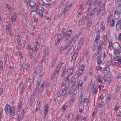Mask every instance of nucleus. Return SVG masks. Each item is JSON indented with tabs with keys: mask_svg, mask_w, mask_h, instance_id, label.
Listing matches in <instances>:
<instances>
[{
	"mask_svg": "<svg viewBox=\"0 0 121 121\" xmlns=\"http://www.w3.org/2000/svg\"><path fill=\"white\" fill-rule=\"evenodd\" d=\"M14 108L13 106L10 107V106L7 104L5 108V112L7 114L10 113L12 116H14L15 114Z\"/></svg>",
	"mask_w": 121,
	"mask_h": 121,
	"instance_id": "obj_1",
	"label": "nucleus"
},
{
	"mask_svg": "<svg viewBox=\"0 0 121 121\" xmlns=\"http://www.w3.org/2000/svg\"><path fill=\"white\" fill-rule=\"evenodd\" d=\"M117 61L118 63L121 67V57L119 56L112 57L111 58V64L112 67L114 66L115 61Z\"/></svg>",
	"mask_w": 121,
	"mask_h": 121,
	"instance_id": "obj_2",
	"label": "nucleus"
},
{
	"mask_svg": "<svg viewBox=\"0 0 121 121\" xmlns=\"http://www.w3.org/2000/svg\"><path fill=\"white\" fill-rule=\"evenodd\" d=\"M66 83H62V86H65L64 88V89H62V91H61V95L62 96H64L66 93V91L67 90V88L66 87Z\"/></svg>",
	"mask_w": 121,
	"mask_h": 121,
	"instance_id": "obj_3",
	"label": "nucleus"
},
{
	"mask_svg": "<svg viewBox=\"0 0 121 121\" xmlns=\"http://www.w3.org/2000/svg\"><path fill=\"white\" fill-rule=\"evenodd\" d=\"M43 74H41V71H40V72L39 73V75L37 81L36 85L38 87H39L40 83L41 81V78Z\"/></svg>",
	"mask_w": 121,
	"mask_h": 121,
	"instance_id": "obj_4",
	"label": "nucleus"
},
{
	"mask_svg": "<svg viewBox=\"0 0 121 121\" xmlns=\"http://www.w3.org/2000/svg\"><path fill=\"white\" fill-rule=\"evenodd\" d=\"M87 17V16H82L81 20L79 22V24L81 25L84 23L86 22Z\"/></svg>",
	"mask_w": 121,
	"mask_h": 121,
	"instance_id": "obj_5",
	"label": "nucleus"
},
{
	"mask_svg": "<svg viewBox=\"0 0 121 121\" xmlns=\"http://www.w3.org/2000/svg\"><path fill=\"white\" fill-rule=\"evenodd\" d=\"M114 53L115 54V56H119L120 53L121 52V48L114 49Z\"/></svg>",
	"mask_w": 121,
	"mask_h": 121,
	"instance_id": "obj_6",
	"label": "nucleus"
},
{
	"mask_svg": "<svg viewBox=\"0 0 121 121\" xmlns=\"http://www.w3.org/2000/svg\"><path fill=\"white\" fill-rule=\"evenodd\" d=\"M114 18L115 20L119 19L120 17V13L117 12L115 10L114 13Z\"/></svg>",
	"mask_w": 121,
	"mask_h": 121,
	"instance_id": "obj_7",
	"label": "nucleus"
},
{
	"mask_svg": "<svg viewBox=\"0 0 121 121\" xmlns=\"http://www.w3.org/2000/svg\"><path fill=\"white\" fill-rule=\"evenodd\" d=\"M112 47L113 50L121 48L119 44L117 42L114 43L112 45Z\"/></svg>",
	"mask_w": 121,
	"mask_h": 121,
	"instance_id": "obj_8",
	"label": "nucleus"
},
{
	"mask_svg": "<svg viewBox=\"0 0 121 121\" xmlns=\"http://www.w3.org/2000/svg\"><path fill=\"white\" fill-rule=\"evenodd\" d=\"M45 110L44 111V118L45 119L46 118V115L48 111V104H46L44 107Z\"/></svg>",
	"mask_w": 121,
	"mask_h": 121,
	"instance_id": "obj_9",
	"label": "nucleus"
},
{
	"mask_svg": "<svg viewBox=\"0 0 121 121\" xmlns=\"http://www.w3.org/2000/svg\"><path fill=\"white\" fill-rule=\"evenodd\" d=\"M99 35L97 34L96 36V38L95 40L94 43V47H95L96 46H97L98 43V40H99L98 39H99Z\"/></svg>",
	"mask_w": 121,
	"mask_h": 121,
	"instance_id": "obj_10",
	"label": "nucleus"
},
{
	"mask_svg": "<svg viewBox=\"0 0 121 121\" xmlns=\"http://www.w3.org/2000/svg\"><path fill=\"white\" fill-rule=\"evenodd\" d=\"M60 64H59L57 65V67L56 68L55 72H54L53 73L52 75V76H53V77H55L56 74V73H57L58 72L59 70H60Z\"/></svg>",
	"mask_w": 121,
	"mask_h": 121,
	"instance_id": "obj_11",
	"label": "nucleus"
},
{
	"mask_svg": "<svg viewBox=\"0 0 121 121\" xmlns=\"http://www.w3.org/2000/svg\"><path fill=\"white\" fill-rule=\"evenodd\" d=\"M103 79L106 83L107 82L109 83L111 82V79L109 77H107L106 76H104L103 77Z\"/></svg>",
	"mask_w": 121,
	"mask_h": 121,
	"instance_id": "obj_12",
	"label": "nucleus"
},
{
	"mask_svg": "<svg viewBox=\"0 0 121 121\" xmlns=\"http://www.w3.org/2000/svg\"><path fill=\"white\" fill-rule=\"evenodd\" d=\"M73 69V67H71L69 69H67V71L68 72V74H69L68 75L70 76L72 74V72Z\"/></svg>",
	"mask_w": 121,
	"mask_h": 121,
	"instance_id": "obj_13",
	"label": "nucleus"
},
{
	"mask_svg": "<svg viewBox=\"0 0 121 121\" xmlns=\"http://www.w3.org/2000/svg\"><path fill=\"white\" fill-rule=\"evenodd\" d=\"M29 5L31 7H32L36 4V2L33 0H29Z\"/></svg>",
	"mask_w": 121,
	"mask_h": 121,
	"instance_id": "obj_14",
	"label": "nucleus"
},
{
	"mask_svg": "<svg viewBox=\"0 0 121 121\" xmlns=\"http://www.w3.org/2000/svg\"><path fill=\"white\" fill-rule=\"evenodd\" d=\"M109 72V69L108 67H106L105 68L104 70L103 71V73L106 74H108Z\"/></svg>",
	"mask_w": 121,
	"mask_h": 121,
	"instance_id": "obj_15",
	"label": "nucleus"
},
{
	"mask_svg": "<svg viewBox=\"0 0 121 121\" xmlns=\"http://www.w3.org/2000/svg\"><path fill=\"white\" fill-rule=\"evenodd\" d=\"M115 10L121 14V5L117 6Z\"/></svg>",
	"mask_w": 121,
	"mask_h": 121,
	"instance_id": "obj_16",
	"label": "nucleus"
},
{
	"mask_svg": "<svg viewBox=\"0 0 121 121\" xmlns=\"http://www.w3.org/2000/svg\"><path fill=\"white\" fill-rule=\"evenodd\" d=\"M100 51L97 50V51L92 55V58H94L97 56L99 55V54H100Z\"/></svg>",
	"mask_w": 121,
	"mask_h": 121,
	"instance_id": "obj_17",
	"label": "nucleus"
},
{
	"mask_svg": "<svg viewBox=\"0 0 121 121\" xmlns=\"http://www.w3.org/2000/svg\"><path fill=\"white\" fill-rule=\"evenodd\" d=\"M62 72L61 76L62 77H63L66 73V71H65V70L66 69L65 65H64L63 67H62Z\"/></svg>",
	"mask_w": 121,
	"mask_h": 121,
	"instance_id": "obj_18",
	"label": "nucleus"
},
{
	"mask_svg": "<svg viewBox=\"0 0 121 121\" xmlns=\"http://www.w3.org/2000/svg\"><path fill=\"white\" fill-rule=\"evenodd\" d=\"M71 43H70L69 42L65 47L64 48H62V47H61V50H65L67 49L68 47H69L71 45Z\"/></svg>",
	"mask_w": 121,
	"mask_h": 121,
	"instance_id": "obj_19",
	"label": "nucleus"
},
{
	"mask_svg": "<svg viewBox=\"0 0 121 121\" xmlns=\"http://www.w3.org/2000/svg\"><path fill=\"white\" fill-rule=\"evenodd\" d=\"M30 8L32 9V12L37 11L38 10V8L35 5L32 7H30Z\"/></svg>",
	"mask_w": 121,
	"mask_h": 121,
	"instance_id": "obj_20",
	"label": "nucleus"
},
{
	"mask_svg": "<svg viewBox=\"0 0 121 121\" xmlns=\"http://www.w3.org/2000/svg\"><path fill=\"white\" fill-rule=\"evenodd\" d=\"M38 2L39 4L42 6H44L45 5L46 3L44 2L43 0H38Z\"/></svg>",
	"mask_w": 121,
	"mask_h": 121,
	"instance_id": "obj_21",
	"label": "nucleus"
},
{
	"mask_svg": "<svg viewBox=\"0 0 121 121\" xmlns=\"http://www.w3.org/2000/svg\"><path fill=\"white\" fill-rule=\"evenodd\" d=\"M24 117V115L22 114H20L18 117V121H20V120L23 119Z\"/></svg>",
	"mask_w": 121,
	"mask_h": 121,
	"instance_id": "obj_22",
	"label": "nucleus"
},
{
	"mask_svg": "<svg viewBox=\"0 0 121 121\" xmlns=\"http://www.w3.org/2000/svg\"><path fill=\"white\" fill-rule=\"evenodd\" d=\"M39 44H37L36 43L35 44V50L36 51H37L38 50V49L39 47Z\"/></svg>",
	"mask_w": 121,
	"mask_h": 121,
	"instance_id": "obj_23",
	"label": "nucleus"
},
{
	"mask_svg": "<svg viewBox=\"0 0 121 121\" xmlns=\"http://www.w3.org/2000/svg\"><path fill=\"white\" fill-rule=\"evenodd\" d=\"M17 18V16L16 15H14L13 16L11 17V19L12 21L14 22L16 21Z\"/></svg>",
	"mask_w": 121,
	"mask_h": 121,
	"instance_id": "obj_24",
	"label": "nucleus"
},
{
	"mask_svg": "<svg viewBox=\"0 0 121 121\" xmlns=\"http://www.w3.org/2000/svg\"><path fill=\"white\" fill-rule=\"evenodd\" d=\"M97 78L98 79V81L100 83H102V78L99 75L98 76Z\"/></svg>",
	"mask_w": 121,
	"mask_h": 121,
	"instance_id": "obj_25",
	"label": "nucleus"
},
{
	"mask_svg": "<svg viewBox=\"0 0 121 121\" xmlns=\"http://www.w3.org/2000/svg\"><path fill=\"white\" fill-rule=\"evenodd\" d=\"M115 21L113 19L111 20L110 21V26L112 27H113L114 25Z\"/></svg>",
	"mask_w": 121,
	"mask_h": 121,
	"instance_id": "obj_26",
	"label": "nucleus"
},
{
	"mask_svg": "<svg viewBox=\"0 0 121 121\" xmlns=\"http://www.w3.org/2000/svg\"><path fill=\"white\" fill-rule=\"evenodd\" d=\"M40 39L41 38L40 36L39 35H38V37L36 39V43H39V42L40 41Z\"/></svg>",
	"mask_w": 121,
	"mask_h": 121,
	"instance_id": "obj_27",
	"label": "nucleus"
},
{
	"mask_svg": "<svg viewBox=\"0 0 121 121\" xmlns=\"http://www.w3.org/2000/svg\"><path fill=\"white\" fill-rule=\"evenodd\" d=\"M48 49V48L47 47L45 48L44 50V52L45 53V55L44 56L46 57V56H48V52H47V50Z\"/></svg>",
	"mask_w": 121,
	"mask_h": 121,
	"instance_id": "obj_28",
	"label": "nucleus"
},
{
	"mask_svg": "<svg viewBox=\"0 0 121 121\" xmlns=\"http://www.w3.org/2000/svg\"><path fill=\"white\" fill-rule=\"evenodd\" d=\"M101 28L102 30L104 31L105 29V24L103 22H101Z\"/></svg>",
	"mask_w": 121,
	"mask_h": 121,
	"instance_id": "obj_29",
	"label": "nucleus"
},
{
	"mask_svg": "<svg viewBox=\"0 0 121 121\" xmlns=\"http://www.w3.org/2000/svg\"><path fill=\"white\" fill-rule=\"evenodd\" d=\"M78 87L79 86L80 87H81L83 85L82 81L81 80L78 83Z\"/></svg>",
	"mask_w": 121,
	"mask_h": 121,
	"instance_id": "obj_30",
	"label": "nucleus"
},
{
	"mask_svg": "<svg viewBox=\"0 0 121 121\" xmlns=\"http://www.w3.org/2000/svg\"><path fill=\"white\" fill-rule=\"evenodd\" d=\"M67 107V105H64V106L62 107L61 109L62 110L61 111L62 112H63L65 111Z\"/></svg>",
	"mask_w": 121,
	"mask_h": 121,
	"instance_id": "obj_31",
	"label": "nucleus"
},
{
	"mask_svg": "<svg viewBox=\"0 0 121 121\" xmlns=\"http://www.w3.org/2000/svg\"><path fill=\"white\" fill-rule=\"evenodd\" d=\"M3 62L1 60H0V70H2L3 69Z\"/></svg>",
	"mask_w": 121,
	"mask_h": 121,
	"instance_id": "obj_32",
	"label": "nucleus"
},
{
	"mask_svg": "<svg viewBox=\"0 0 121 121\" xmlns=\"http://www.w3.org/2000/svg\"><path fill=\"white\" fill-rule=\"evenodd\" d=\"M103 44H102L100 42L99 43V44L98 45V49L97 50H99L100 51H101V46H102Z\"/></svg>",
	"mask_w": 121,
	"mask_h": 121,
	"instance_id": "obj_33",
	"label": "nucleus"
},
{
	"mask_svg": "<svg viewBox=\"0 0 121 121\" xmlns=\"http://www.w3.org/2000/svg\"><path fill=\"white\" fill-rule=\"evenodd\" d=\"M97 89L96 87L94 88L93 89L92 91L93 93L95 94H96L97 92Z\"/></svg>",
	"mask_w": 121,
	"mask_h": 121,
	"instance_id": "obj_34",
	"label": "nucleus"
},
{
	"mask_svg": "<svg viewBox=\"0 0 121 121\" xmlns=\"http://www.w3.org/2000/svg\"><path fill=\"white\" fill-rule=\"evenodd\" d=\"M56 95H57V100L60 99V93L58 91L56 93Z\"/></svg>",
	"mask_w": 121,
	"mask_h": 121,
	"instance_id": "obj_35",
	"label": "nucleus"
},
{
	"mask_svg": "<svg viewBox=\"0 0 121 121\" xmlns=\"http://www.w3.org/2000/svg\"><path fill=\"white\" fill-rule=\"evenodd\" d=\"M45 61V60L42 59L41 61V62L39 63V67H42V63L43 62H44Z\"/></svg>",
	"mask_w": 121,
	"mask_h": 121,
	"instance_id": "obj_36",
	"label": "nucleus"
},
{
	"mask_svg": "<svg viewBox=\"0 0 121 121\" xmlns=\"http://www.w3.org/2000/svg\"><path fill=\"white\" fill-rule=\"evenodd\" d=\"M17 43L20 46H21L22 44L21 43L20 39L18 37V38L17 39Z\"/></svg>",
	"mask_w": 121,
	"mask_h": 121,
	"instance_id": "obj_37",
	"label": "nucleus"
},
{
	"mask_svg": "<svg viewBox=\"0 0 121 121\" xmlns=\"http://www.w3.org/2000/svg\"><path fill=\"white\" fill-rule=\"evenodd\" d=\"M97 62H99V61L102 60L101 59V56H100V54H99V55L97 57Z\"/></svg>",
	"mask_w": 121,
	"mask_h": 121,
	"instance_id": "obj_38",
	"label": "nucleus"
},
{
	"mask_svg": "<svg viewBox=\"0 0 121 121\" xmlns=\"http://www.w3.org/2000/svg\"><path fill=\"white\" fill-rule=\"evenodd\" d=\"M82 10V8H79L78 11V15H79V14H81Z\"/></svg>",
	"mask_w": 121,
	"mask_h": 121,
	"instance_id": "obj_39",
	"label": "nucleus"
},
{
	"mask_svg": "<svg viewBox=\"0 0 121 121\" xmlns=\"http://www.w3.org/2000/svg\"><path fill=\"white\" fill-rule=\"evenodd\" d=\"M84 38H82L81 39L79 43V45L80 46L82 44L83 42L84 41Z\"/></svg>",
	"mask_w": 121,
	"mask_h": 121,
	"instance_id": "obj_40",
	"label": "nucleus"
},
{
	"mask_svg": "<svg viewBox=\"0 0 121 121\" xmlns=\"http://www.w3.org/2000/svg\"><path fill=\"white\" fill-rule=\"evenodd\" d=\"M75 78L74 77H73L71 79V83L72 84V85H73V83L75 82Z\"/></svg>",
	"mask_w": 121,
	"mask_h": 121,
	"instance_id": "obj_41",
	"label": "nucleus"
},
{
	"mask_svg": "<svg viewBox=\"0 0 121 121\" xmlns=\"http://www.w3.org/2000/svg\"><path fill=\"white\" fill-rule=\"evenodd\" d=\"M71 118V119H72L73 117V115L72 114L70 113L69 114L68 116V117L67 118L68 120H69V118L70 117Z\"/></svg>",
	"mask_w": 121,
	"mask_h": 121,
	"instance_id": "obj_42",
	"label": "nucleus"
},
{
	"mask_svg": "<svg viewBox=\"0 0 121 121\" xmlns=\"http://www.w3.org/2000/svg\"><path fill=\"white\" fill-rule=\"evenodd\" d=\"M19 87L21 89L23 88L24 89H25L26 87V86H25V87H24L23 86V82H22L21 83L19 86Z\"/></svg>",
	"mask_w": 121,
	"mask_h": 121,
	"instance_id": "obj_43",
	"label": "nucleus"
},
{
	"mask_svg": "<svg viewBox=\"0 0 121 121\" xmlns=\"http://www.w3.org/2000/svg\"><path fill=\"white\" fill-rule=\"evenodd\" d=\"M6 7L8 9L9 11H11V7L10 6L9 4H7L6 5Z\"/></svg>",
	"mask_w": 121,
	"mask_h": 121,
	"instance_id": "obj_44",
	"label": "nucleus"
},
{
	"mask_svg": "<svg viewBox=\"0 0 121 121\" xmlns=\"http://www.w3.org/2000/svg\"><path fill=\"white\" fill-rule=\"evenodd\" d=\"M77 57L72 56V59L71 60V62H73L75 60V59Z\"/></svg>",
	"mask_w": 121,
	"mask_h": 121,
	"instance_id": "obj_45",
	"label": "nucleus"
},
{
	"mask_svg": "<svg viewBox=\"0 0 121 121\" xmlns=\"http://www.w3.org/2000/svg\"><path fill=\"white\" fill-rule=\"evenodd\" d=\"M9 68L10 69L9 71V73L10 74H11L13 70V67L12 66H11Z\"/></svg>",
	"mask_w": 121,
	"mask_h": 121,
	"instance_id": "obj_46",
	"label": "nucleus"
},
{
	"mask_svg": "<svg viewBox=\"0 0 121 121\" xmlns=\"http://www.w3.org/2000/svg\"><path fill=\"white\" fill-rule=\"evenodd\" d=\"M78 55V52H75L73 53L72 56L77 57Z\"/></svg>",
	"mask_w": 121,
	"mask_h": 121,
	"instance_id": "obj_47",
	"label": "nucleus"
},
{
	"mask_svg": "<svg viewBox=\"0 0 121 121\" xmlns=\"http://www.w3.org/2000/svg\"><path fill=\"white\" fill-rule=\"evenodd\" d=\"M46 88L47 91H50L51 90V87L49 85L47 86H46Z\"/></svg>",
	"mask_w": 121,
	"mask_h": 121,
	"instance_id": "obj_48",
	"label": "nucleus"
},
{
	"mask_svg": "<svg viewBox=\"0 0 121 121\" xmlns=\"http://www.w3.org/2000/svg\"><path fill=\"white\" fill-rule=\"evenodd\" d=\"M69 9V8H67L66 7L64 9V10L62 12V13H66Z\"/></svg>",
	"mask_w": 121,
	"mask_h": 121,
	"instance_id": "obj_49",
	"label": "nucleus"
},
{
	"mask_svg": "<svg viewBox=\"0 0 121 121\" xmlns=\"http://www.w3.org/2000/svg\"><path fill=\"white\" fill-rule=\"evenodd\" d=\"M92 2V0H88L87 4L89 6H90Z\"/></svg>",
	"mask_w": 121,
	"mask_h": 121,
	"instance_id": "obj_50",
	"label": "nucleus"
},
{
	"mask_svg": "<svg viewBox=\"0 0 121 121\" xmlns=\"http://www.w3.org/2000/svg\"><path fill=\"white\" fill-rule=\"evenodd\" d=\"M90 75H93V69L92 68H91L90 69Z\"/></svg>",
	"mask_w": 121,
	"mask_h": 121,
	"instance_id": "obj_51",
	"label": "nucleus"
},
{
	"mask_svg": "<svg viewBox=\"0 0 121 121\" xmlns=\"http://www.w3.org/2000/svg\"><path fill=\"white\" fill-rule=\"evenodd\" d=\"M40 101H37V103L36 104V107H38V108L40 107Z\"/></svg>",
	"mask_w": 121,
	"mask_h": 121,
	"instance_id": "obj_52",
	"label": "nucleus"
},
{
	"mask_svg": "<svg viewBox=\"0 0 121 121\" xmlns=\"http://www.w3.org/2000/svg\"><path fill=\"white\" fill-rule=\"evenodd\" d=\"M8 56L7 54L5 53L4 55V60L6 62L7 61V58Z\"/></svg>",
	"mask_w": 121,
	"mask_h": 121,
	"instance_id": "obj_53",
	"label": "nucleus"
},
{
	"mask_svg": "<svg viewBox=\"0 0 121 121\" xmlns=\"http://www.w3.org/2000/svg\"><path fill=\"white\" fill-rule=\"evenodd\" d=\"M99 62H97V63L99 64V65H100L101 64H103V62L102 60H101L99 61Z\"/></svg>",
	"mask_w": 121,
	"mask_h": 121,
	"instance_id": "obj_54",
	"label": "nucleus"
},
{
	"mask_svg": "<svg viewBox=\"0 0 121 121\" xmlns=\"http://www.w3.org/2000/svg\"><path fill=\"white\" fill-rule=\"evenodd\" d=\"M35 95L32 94L30 96V100H33L34 98V95Z\"/></svg>",
	"mask_w": 121,
	"mask_h": 121,
	"instance_id": "obj_55",
	"label": "nucleus"
},
{
	"mask_svg": "<svg viewBox=\"0 0 121 121\" xmlns=\"http://www.w3.org/2000/svg\"><path fill=\"white\" fill-rule=\"evenodd\" d=\"M39 10H41L42 11H43L45 10L44 8L41 6L39 7Z\"/></svg>",
	"mask_w": 121,
	"mask_h": 121,
	"instance_id": "obj_56",
	"label": "nucleus"
},
{
	"mask_svg": "<svg viewBox=\"0 0 121 121\" xmlns=\"http://www.w3.org/2000/svg\"><path fill=\"white\" fill-rule=\"evenodd\" d=\"M75 94H73V95L72 96V101H73L74 100V99H75Z\"/></svg>",
	"mask_w": 121,
	"mask_h": 121,
	"instance_id": "obj_57",
	"label": "nucleus"
},
{
	"mask_svg": "<svg viewBox=\"0 0 121 121\" xmlns=\"http://www.w3.org/2000/svg\"><path fill=\"white\" fill-rule=\"evenodd\" d=\"M101 10L99 9V10H98V11L97 13L96 14V15L98 16V15L101 12Z\"/></svg>",
	"mask_w": 121,
	"mask_h": 121,
	"instance_id": "obj_58",
	"label": "nucleus"
},
{
	"mask_svg": "<svg viewBox=\"0 0 121 121\" xmlns=\"http://www.w3.org/2000/svg\"><path fill=\"white\" fill-rule=\"evenodd\" d=\"M118 106L117 105L114 108V111H116L117 112V111L118 110Z\"/></svg>",
	"mask_w": 121,
	"mask_h": 121,
	"instance_id": "obj_59",
	"label": "nucleus"
},
{
	"mask_svg": "<svg viewBox=\"0 0 121 121\" xmlns=\"http://www.w3.org/2000/svg\"><path fill=\"white\" fill-rule=\"evenodd\" d=\"M91 22H87V26L89 27V28L91 26Z\"/></svg>",
	"mask_w": 121,
	"mask_h": 121,
	"instance_id": "obj_60",
	"label": "nucleus"
},
{
	"mask_svg": "<svg viewBox=\"0 0 121 121\" xmlns=\"http://www.w3.org/2000/svg\"><path fill=\"white\" fill-rule=\"evenodd\" d=\"M89 101V99L88 98H86L84 100V102L86 103H87Z\"/></svg>",
	"mask_w": 121,
	"mask_h": 121,
	"instance_id": "obj_61",
	"label": "nucleus"
},
{
	"mask_svg": "<svg viewBox=\"0 0 121 121\" xmlns=\"http://www.w3.org/2000/svg\"><path fill=\"white\" fill-rule=\"evenodd\" d=\"M106 65L108 66H110L111 65V62L108 61L106 63Z\"/></svg>",
	"mask_w": 121,
	"mask_h": 121,
	"instance_id": "obj_62",
	"label": "nucleus"
},
{
	"mask_svg": "<svg viewBox=\"0 0 121 121\" xmlns=\"http://www.w3.org/2000/svg\"><path fill=\"white\" fill-rule=\"evenodd\" d=\"M117 2L119 5H121V0H117Z\"/></svg>",
	"mask_w": 121,
	"mask_h": 121,
	"instance_id": "obj_63",
	"label": "nucleus"
},
{
	"mask_svg": "<svg viewBox=\"0 0 121 121\" xmlns=\"http://www.w3.org/2000/svg\"><path fill=\"white\" fill-rule=\"evenodd\" d=\"M121 87V86H118L117 89V91H119L120 90V88Z\"/></svg>",
	"mask_w": 121,
	"mask_h": 121,
	"instance_id": "obj_64",
	"label": "nucleus"
}]
</instances>
